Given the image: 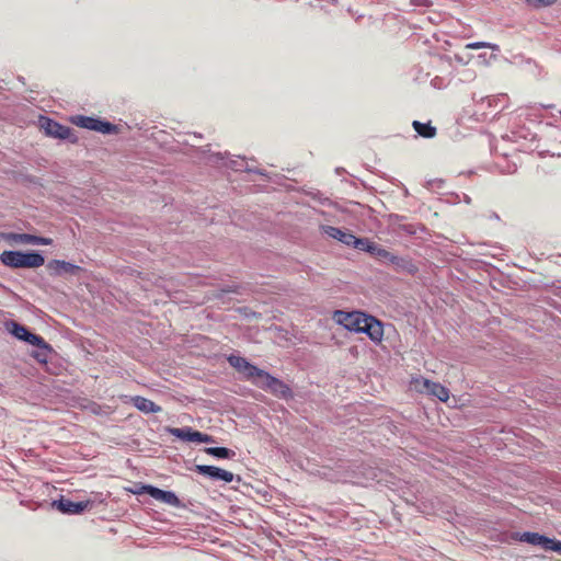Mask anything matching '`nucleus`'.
Instances as JSON below:
<instances>
[{"instance_id": "9b49d317", "label": "nucleus", "mask_w": 561, "mask_h": 561, "mask_svg": "<svg viewBox=\"0 0 561 561\" xmlns=\"http://www.w3.org/2000/svg\"><path fill=\"white\" fill-rule=\"evenodd\" d=\"M196 471L211 480H221L227 483L232 482L233 473L215 466L197 465Z\"/></svg>"}, {"instance_id": "b1692460", "label": "nucleus", "mask_w": 561, "mask_h": 561, "mask_svg": "<svg viewBox=\"0 0 561 561\" xmlns=\"http://www.w3.org/2000/svg\"><path fill=\"white\" fill-rule=\"evenodd\" d=\"M371 255L378 261L389 264L393 253L377 244Z\"/></svg>"}, {"instance_id": "c756f323", "label": "nucleus", "mask_w": 561, "mask_h": 561, "mask_svg": "<svg viewBox=\"0 0 561 561\" xmlns=\"http://www.w3.org/2000/svg\"><path fill=\"white\" fill-rule=\"evenodd\" d=\"M547 551H556L561 553V541H557L554 539H551V543L549 546H546Z\"/></svg>"}, {"instance_id": "f257e3e1", "label": "nucleus", "mask_w": 561, "mask_h": 561, "mask_svg": "<svg viewBox=\"0 0 561 561\" xmlns=\"http://www.w3.org/2000/svg\"><path fill=\"white\" fill-rule=\"evenodd\" d=\"M334 319L348 331L366 333L374 342L382 340V324L373 316L360 311L346 312L337 310L334 313Z\"/></svg>"}, {"instance_id": "5701e85b", "label": "nucleus", "mask_w": 561, "mask_h": 561, "mask_svg": "<svg viewBox=\"0 0 561 561\" xmlns=\"http://www.w3.org/2000/svg\"><path fill=\"white\" fill-rule=\"evenodd\" d=\"M227 167L231 168L234 171H248L252 172L253 170L249 168L244 158L238 157L237 159H230L229 162L226 163Z\"/></svg>"}, {"instance_id": "f3484780", "label": "nucleus", "mask_w": 561, "mask_h": 561, "mask_svg": "<svg viewBox=\"0 0 561 561\" xmlns=\"http://www.w3.org/2000/svg\"><path fill=\"white\" fill-rule=\"evenodd\" d=\"M165 431L169 434L180 438L183 442H194L195 440L194 435L196 434V431H194L190 426H185V427H167Z\"/></svg>"}, {"instance_id": "bb28decb", "label": "nucleus", "mask_w": 561, "mask_h": 561, "mask_svg": "<svg viewBox=\"0 0 561 561\" xmlns=\"http://www.w3.org/2000/svg\"><path fill=\"white\" fill-rule=\"evenodd\" d=\"M528 4L535 8H546L554 4L557 0H525Z\"/></svg>"}, {"instance_id": "412c9836", "label": "nucleus", "mask_w": 561, "mask_h": 561, "mask_svg": "<svg viewBox=\"0 0 561 561\" xmlns=\"http://www.w3.org/2000/svg\"><path fill=\"white\" fill-rule=\"evenodd\" d=\"M413 127L419 135L425 138H433L436 134V128L431 124H424L419 121H414Z\"/></svg>"}, {"instance_id": "473e14b6", "label": "nucleus", "mask_w": 561, "mask_h": 561, "mask_svg": "<svg viewBox=\"0 0 561 561\" xmlns=\"http://www.w3.org/2000/svg\"><path fill=\"white\" fill-rule=\"evenodd\" d=\"M456 59H457L458 61H462V59H461L460 57H458V56H456Z\"/></svg>"}, {"instance_id": "423d86ee", "label": "nucleus", "mask_w": 561, "mask_h": 561, "mask_svg": "<svg viewBox=\"0 0 561 561\" xmlns=\"http://www.w3.org/2000/svg\"><path fill=\"white\" fill-rule=\"evenodd\" d=\"M41 128L44 133L54 138L58 139H68L71 136V128L65 125H61L48 117H42L39 119Z\"/></svg>"}, {"instance_id": "a878e982", "label": "nucleus", "mask_w": 561, "mask_h": 561, "mask_svg": "<svg viewBox=\"0 0 561 561\" xmlns=\"http://www.w3.org/2000/svg\"><path fill=\"white\" fill-rule=\"evenodd\" d=\"M116 130V126L108 123V122H103V121H100L99 119V123H98V128L95 129V131H100L102 134H112Z\"/></svg>"}, {"instance_id": "7ed1b4c3", "label": "nucleus", "mask_w": 561, "mask_h": 561, "mask_svg": "<svg viewBox=\"0 0 561 561\" xmlns=\"http://www.w3.org/2000/svg\"><path fill=\"white\" fill-rule=\"evenodd\" d=\"M228 363L238 373H240L243 376V378L250 380L256 387L257 382H262L267 374V371L252 365L250 362H248L247 358L241 356L230 355L228 357Z\"/></svg>"}, {"instance_id": "aec40b11", "label": "nucleus", "mask_w": 561, "mask_h": 561, "mask_svg": "<svg viewBox=\"0 0 561 561\" xmlns=\"http://www.w3.org/2000/svg\"><path fill=\"white\" fill-rule=\"evenodd\" d=\"M204 451L207 455L222 459H231L236 456V453L233 450L226 447H206Z\"/></svg>"}, {"instance_id": "7c9ffc66", "label": "nucleus", "mask_w": 561, "mask_h": 561, "mask_svg": "<svg viewBox=\"0 0 561 561\" xmlns=\"http://www.w3.org/2000/svg\"><path fill=\"white\" fill-rule=\"evenodd\" d=\"M222 159H224V157L221 156V153L211 154L209 157V161H211V162H217V160H222Z\"/></svg>"}, {"instance_id": "1a4fd4ad", "label": "nucleus", "mask_w": 561, "mask_h": 561, "mask_svg": "<svg viewBox=\"0 0 561 561\" xmlns=\"http://www.w3.org/2000/svg\"><path fill=\"white\" fill-rule=\"evenodd\" d=\"M5 329L8 330L9 333H11L18 340L24 341L31 345L34 342H41L39 335L30 332L26 327L15 322V321L7 322Z\"/></svg>"}, {"instance_id": "a211bd4d", "label": "nucleus", "mask_w": 561, "mask_h": 561, "mask_svg": "<svg viewBox=\"0 0 561 561\" xmlns=\"http://www.w3.org/2000/svg\"><path fill=\"white\" fill-rule=\"evenodd\" d=\"M377 243L370 241L368 238H356L354 237L352 245L353 248L373 254L376 250Z\"/></svg>"}, {"instance_id": "393cba45", "label": "nucleus", "mask_w": 561, "mask_h": 561, "mask_svg": "<svg viewBox=\"0 0 561 561\" xmlns=\"http://www.w3.org/2000/svg\"><path fill=\"white\" fill-rule=\"evenodd\" d=\"M467 49H480V48H491L492 50H499V46L495 44L486 43V42H473L466 45Z\"/></svg>"}, {"instance_id": "2f4dec72", "label": "nucleus", "mask_w": 561, "mask_h": 561, "mask_svg": "<svg viewBox=\"0 0 561 561\" xmlns=\"http://www.w3.org/2000/svg\"><path fill=\"white\" fill-rule=\"evenodd\" d=\"M224 293H237L236 289H232V287H227L225 289H222Z\"/></svg>"}, {"instance_id": "ddd939ff", "label": "nucleus", "mask_w": 561, "mask_h": 561, "mask_svg": "<svg viewBox=\"0 0 561 561\" xmlns=\"http://www.w3.org/2000/svg\"><path fill=\"white\" fill-rule=\"evenodd\" d=\"M32 345L36 350L31 353V356L39 364H46L53 353V347L42 336L41 342H34Z\"/></svg>"}, {"instance_id": "39448f33", "label": "nucleus", "mask_w": 561, "mask_h": 561, "mask_svg": "<svg viewBox=\"0 0 561 561\" xmlns=\"http://www.w3.org/2000/svg\"><path fill=\"white\" fill-rule=\"evenodd\" d=\"M257 387L268 390L278 398L287 399L293 396L291 389L284 381L273 377L268 373L262 382H257Z\"/></svg>"}, {"instance_id": "2eb2a0df", "label": "nucleus", "mask_w": 561, "mask_h": 561, "mask_svg": "<svg viewBox=\"0 0 561 561\" xmlns=\"http://www.w3.org/2000/svg\"><path fill=\"white\" fill-rule=\"evenodd\" d=\"M520 541L527 542L533 546H540L546 550V546H549L551 543V539L542 536L538 533H529L526 531L520 536Z\"/></svg>"}, {"instance_id": "f03ea898", "label": "nucleus", "mask_w": 561, "mask_h": 561, "mask_svg": "<svg viewBox=\"0 0 561 561\" xmlns=\"http://www.w3.org/2000/svg\"><path fill=\"white\" fill-rule=\"evenodd\" d=\"M0 261L12 268H36L45 263L44 256L38 252L3 251Z\"/></svg>"}, {"instance_id": "6ab92c4d", "label": "nucleus", "mask_w": 561, "mask_h": 561, "mask_svg": "<svg viewBox=\"0 0 561 561\" xmlns=\"http://www.w3.org/2000/svg\"><path fill=\"white\" fill-rule=\"evenodd\" d=\"M4 238L7 241L16 244H34V236L28 233L10 232Z\"/></svg>"}, {"instance_id": "dca6fc26", "label": "nucleus", "mask_w": 561, "mask_h": 561, "mask_svg": "<svg viewBox=\"0 0 561 561\" xmlns=\"http://www.w3.org/2000/svg\"><path fill=\"white\" fill-rule=\"evenodd\" d=\"M389 264L393 265L397 271L408 272L409 274H414L417 270L411 260L396 254L392 255Z\"/></svg>"}, {"instance_id": "cd10ccee", "label": "nucleus", "mask_w": 561, "mask_h": 561, "mask_svg": "<svg viewBox=\"0 0 561 561\" xmlns=\"http://www.w3.org/2000/svg\"><path fill=\"white\" fill-rule=\"evenodd\" d=\"M194 438H195V440H194L195 443H214L215 442L213 436L202 433V432H198V431H196Z\"/></svg>"}, {"instance_id": "0eeeda50", "label": "nucleus", "mask_w": 561, "mask_h": 561, "mask_svg": "<svg viewBox=\"0 0 561 561\" xmlns=\"http://www.w3.org/2000/svg\"><path fill=\"white\" fill-rule=\"evenodd\" d=\"M53 506L64 514H81L92 506V502L90 500L73 502L61 496L59 500L53 502Z\"/></svg>"}, {"instance_id": "6e6552de", "label": "nucleus", "mask_w": 561, "mask_h": 561, "mask_svg": "<svg viewBox=\"0 0 561 561\" xmlns=\"http://www.w3.org/2000/svg\"><path fill=\"white\" fill-rule=\"evenodd\" d=\"M136 493H138V491ZM139 493L149 494L154 500L160 501L165 504H169L174 507L180 506L179 497L175 495V493H173L171 491H164V490H161V489L152 486V485H142L141 491H139Z\"/></svg>"}, {"instance_id": "9d476101", "label": "nucleus", "mask_w": 561, "mask_h": 561, "mask_svg": "<svg viewBox=\"0 0 561 561\" xmlns=\"http://www.w3.org/2000/svg\"><path fill=\"white\" fill-rule=\"evenodd\" d=\"M47 270L51 276H62L66 274L76 275L81 267L62 260H51L47 263Z\"/></svg>"}, {"instance_id": "c85d7f7f", "label": "nucleus", "mask_w": 561, "mask_h": 561, "mask_svg": "<svg viewBox=\"0 0 561 561\" xmlns=\"http://www.w3.org/2000/svg\"><path fill=\"white\" fill-rule=\"evenodd\" d=\"M53 243V239L45 237L34 236V244L36 245H50Z\"/></svg>"}, {"instance_id": "20e7f679", "label": "nucleus", "mask_w": 561, "mask_h": 561, "mask_svg": "<svg viewBox=\"0 0 561 561\" xmlns=\"http://www.w3.org/2000/svg\"><path fill=\"white\" fill-rule=\"evenodd\" d=\"M414 388L420 392H426L436 397L443 402H446L449 398V391L446 387L440 383L431 381L426 378H417L413 381Z\"/></svg>"}, {"instance_id": "4468645a", "label": "nucleus", "mask_w": 561, "mask_h": 561, "mask_svg": "<svg viewBox=\"0 0 561 561\" xmlns=\"http://www.w3.org/2000/svg\"><path fill=\"white\" fill-rule=\"evenodd\" d=\"M133 404L144 413H157L161 411V407L157 405L153 401L136 396L131 399Z\"/></svg>"}, {"instance_id": "f8f14e48", "label": "nucleus", "mask_w": 561, "mask_h": 561, "mask_svg": "<svg viewBox=\"0 0 561 561\" xmlns=\"http://www.w3.org/2000/svg\"><path fill=\"white\" fill-rule=\"evenodd\" d=\"M321 229H322L323 233H325L328 237L335 239L347 247L352 245L353 239L355 237L350 231H345V230H342L340 228L332 227V226H322Z\"/></svg>"}, {"instance_id": "4be33fe9", "label": "nucleus", "mask_w": 561, "mask_h": 561, "mask_svg": "<svg viewBox=\"0 0 561 561\" xmlns=\"http://www.w3.org/2000/svg\"><path fill=\"white\" fill-rule=\"evenodd\" d=\"M73 123L82 128L95 130L98 128L99 119L88 116H77Z\"/></svg>"}]
</instances>
